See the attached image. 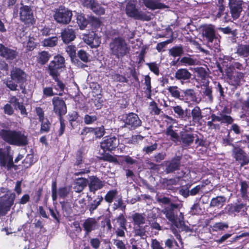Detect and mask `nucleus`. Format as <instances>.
<instances>
[{"mask_svg": "<svg viewBox=\"0 0 249 249\" xmlns=\"http://www.w3.org/2000/svg\"><path fill=\"white\" fill-rule=\"evenodd\" d=\"M71 191V187L70 186H65L60 187L57 191V195L61 198H65L70 193Z\"/></svg>", "mask_w": 249, "mask_h": 249, "instance_id": "obj_45", "label": "nucleus"}, {"mask_svg": "<svg viewBox=\"0 0 249 249\" xmlns=\"http://www.w3.org/2000/svg\"><path fill=\"white\" fill-rule=\"evenodd\" d=\"M234 157L240 167L247 165L249 163V156L247 154L240 148H235L233 150Z\"/></svg>", "mask_w": 249, "mask_h": 249, "instance_id": "obj_20", "label": "nucleus"}, {"mask_svg": "<svg viewBox=\"0 0 249 249\" xmlns=\"http://www.w3.org/2000/svg\"><path fill=\"white\" fill-rule=\"evenodd\" d=\"M99 159L103 161L113 162L116 164L119 163L117 158L109 153H106L103 156L100 157Z\"/></svg>", "mask_w": 249, "mask_h": 249, "instance_id": "obj_56", "label": "nucleus"}, {"mask_svg": "<svg viewBox=\"0 0 249 249\" xmlns=\"http://www.w3.org/2000/svg\"><path fill=\"white\" fill-rule=\"evenodd\" d=\"M58 37L56 36L50 37L43 40V45L45 47H53L58 43Z\"/></svg>", "mask_w": 249, "mask_h": 249, "instance_id": "obj_44", "label": "nucleus"}, {"mask_svg": "<svg viewBox=\"0 0 249 249\" xmlns=\"http://www.w3.org/2000/svg\"><path fill=\"white\" fill-rule=\"evenodd\" d=\"M21 5L22 6L19 8L20 20L26 25L34 24L35 20L31 7L28 5H24L22 3Z\"/></svg>", "mask_w": 249, "mask_h": 249, "instance_id": "obj_14", "label": "nucleus"}, {"mask_svg": "<svg viewBox=\"0 0 249 249\" xmlns=\"http://www.w3.org/2000/svg\"><path fill=\"white\" fill-rule=\"evenodd\" d=\"M182 156L175 155L166 163L165 172L166 173H171L179 170L181 166Z\"/></svg>", "mask_w": 249, "mask_h": 249, "instance_id": "obj_19", "label": "nucleus"}, {"mask_svg": "<svg viewBox=\"0 0 249 249\" xmlns=\"http://www.w3.org/2000/svg\"><path fill=\"white\" fill-rule=\"evenodd\" d=\"M118 193V191L116 189L108 191L104 197L106 202L109 204L111 203L117 196Z\"/></svg>", "mask_w": 249, "mask_h": 249, "instance_id": "obj_46", "label": "nucleus"}, {"mask_svg": "<svg viewBox=\"0 0 249 249\" xmlns=\"http://www.w3.org/2000/svg\"><path fill=\"white\" fill-rule=\"evenodd\" d=\"M57 94L56 93H54L53 91V87H45L43 88V95L46 97H51L55 95H58L59 96L62 95V92Z\"/></svg>", "mask_w": 249, "mask_h": 249, "instance_id": "obj_58", "label": "nucleus"}, {"mask_svg": "<svg viewBox=\"0 0 249 249\" xmlns=\"http://www.w3.org/2000/svg\"><path fill=\"white\" fill-rule=\"evenodd\" d=\"M229 7L230 9L231 18L233 19L238 18L243 10L242 5L229 4Z\"/></svg>", "mask_w": 249, "mask_h": 249, "instance_id": "obj_34", "label": "nucleus"}, {"mask_svg": "<svg viewBox=\"0 0 249 249\" xmlns=\"http://www.w3.org/2000/svg\"><path fill=\"white\" fill-rule=\"evenodd\" d=\"M121 157L123 158L122 162H124L126 165H131L138 163V161L136 160L133 159L129 155L121 156Z\"/></svg>", "mask_w": 249, "mask_h": 249, "instance_id": "obj_62", "label": "nucleus"}, {"mask_svg": "<svg viewBox=\"0 0 249 249\" xmlns=\"http://www.w3.org/2000/svg\"><path fill=\"white\" fill-rule=\"evenodd\" d=\"M53 111L59 118H63L67 113V109L65 102L59 97H54L52 99Z\"/></svg>", "mask_w": 249, "mask_h": 249, "instance_id": "obj_15", "label": "nucleus"}, {"mask_svg": "<svg viewBox=\"0 0 249 249\" xmlns=\"http://www.w3.org/2000/svg\"><path fill=\"white\" fill-rule=\"evenodd\" d=\"M180 142L184 146L191 145L195 140V137L193 134L190 133L186 131L180 132Z\"/></svg>", "mask_w": 249, "mask_h": 249, "instance_id": "obj_28", "label": "nucleus"}, {"mask_svg": "<svg viewBox=\"0 0 249 249\" xmlns=\"http://www.w3.org/2000/svg\"><path fill=\"white\" fill-rule=\"evenodd\" d=\"M122 120L124 123V127L131 130L136 129L142 124V121L138 115L134 112L124 114Z\"/></svg>", "mask_w": 249, "mask_h": 249, "instance_id": "obj_10", "label": "nucleus"}, {"mask_svg": "<svg viewBox=\"0 0 249 249\" xmlns=\"http://www.w3.org/2000/svg\"><path fill=\"white\" fill-rule=\"evenodd\" d=\"M174 112L177 114L176 117L184 120H187L191 118L190 113L188 112L186 109L185 111L180 106H176L172 107Z\"/></svg>", "mask_w": 249, "mask_h": 249, "instance_id": "obj_31", "label": "nucleus"}, {"mask_svg": "<svg viewBox=\"0 0 249 249\" xmlns=\"http://www.w3.org/2000/svg\"><path fill=\"white\" fill-rule=\"evenodd\" d=\"M244 76V73L237 71L235 70L232 71L231 73H229L227 75L229 83L231 85L235 87L240 85L241 81L243 79Z\"/></svg>", "mask_w": 249, "mask_h": 249, "instance_id": "obj_22", "label": "nucleus"}, {"mask_svg": "<svg viewBox=\"0 0 249 249\" xmlns=\"http://www.w3.org/2000/svg\"><path fill=\"white\" fill-rule=\"evenodd\" d=\"M219 30L222 32L224 34H231L232 35V36L234 37V39H235V37L237 35L236 30H231V29L229 26H227L225 28L220 27L219 28Z\"/></svg>", "mask_w": 249, "mask_h": 249, "instance_id": "obj_61", "label": "nucleus"}, {"mask_svg": "<svg viewBox=\"0 0 249 249\" xmlns=\"http://www.w3.org/2000/svg\"><path fill=\"white\" fill-rule=\"evenodd\" d=\"M144 82L143 87L144 90V92L145 97L148 99H151L152 96V86H151V79L149 75H146L144 76Z\"/></svg>", "mask_w": 249, "mask_h": 249, "instance_id": "obj_32", "label": "nucleus"}, {"mask_svg": "<svg viewBox=\"0 0 249 249\" xmlns=\"http://www.w3.org/2000/svg\"><path fill=\"white\" fill-rule=\"evenodd\" d=\"M83 227L86 235H88L98 227V221L94 217H88L84 221Z\"/></svg>", "mask_w": 249, "mask_h": 249, "instance_id": "obj_24", "label": "nucleus"}, {"mask_svg": "<svg viewBox=\"0 0 249 249\" xmlns=\"http://www.w3.org/2000/svg\"><path fill=\"white\" fill-rule=\"evenodd\" d=\"M203 95L206 98L207 101L210 103L213 101V96L212 94V89L209 86L206 87L205 90L203 91Z\"/></svg>", "mask_w": 249, "mask_h": 249, "instance_id": "obj_60", "label": "nucleus"}, {"mask_svg": "<svg viewBox=\"0 0 249 249\" xmlns=\"http://www.w3.org/2000/svg\"><path fill=\"white\" fill-rule=\"evenodd\" d=\"M125 14L131 18L135 20L143 21H149L152 19V14L142 11H140L136 7L135 4L128 2L126 4L125 9Z\"/></svg>", "mask_w": 249, "mask_h": 249, "instance_id": "obj_6", "label": "nucleus"}, {"mask_svg": "<svg viewBox=\"0 0 249 249\" xmlns=\"http://www.w3.org/2000/svg\"><path fill=\"white\" fill-rule=\"evenodd\" d=\"M10 78L4 81L6 87L11 91L18 90V85L25 83L27 81V74L21 69L14 67L10 71Z\"/></svg>", "mask_w": 249, "mask_h": 249, "instance_id": "obj_5", "label": "nucleus"}, {"mask_svg": "<svg viewBox=\"0 0 249 249\" xmlns=\"http://www.w3.org/2000/svg\"><path fill=\"white\" fill-rule=\"evenodd\" d=\"M88 204L86 205L85 200L82 198L78 201V203L81 204V208L79 211L81 213H84L86 210H88L90 214H92L97 210L98 207L103 201L104 198L101 195H98L94 199L90 196L87 195Z\"/></svg>", "mask_w": 249, "mask_h": 249, "instance_id": "obj_7", "label": "nucleus"}, {"mask_svg": "<svg viewBox=\"0 0 249 249\" xmlns=\"http://www.w3.org/2000/svg\"><path fill=\"white\" fill-rule=\"evenodd\" d=\"M3 112L5 114L8 116H12L14 113V109L12 105L9 103H7L3 107Z\"/></svg>", "mask_w": 249, "mask_h": 249, "instance_id": "obj_64", "label": "nucleus"}, {"mask_svg": "<svg viewBox=\"0 0 249 249\" xmlns=\"http://www.w3.org/2000/svg\"><path fill=\"white\" fill-rule=\"evenodd\" d=\"M66 51L70 57L71 61L81 68L87 66L86 65L81 63L77 58L76 53V47L74 45H69L66 48Z\"/></svg>", "mask_w": 249, "mask_h": 249, "instance_id": "obj_25", "label": "nucleus"}, {"mask_svg": "<svg viewBox=\"0 0 249 249\" xmlns=\"http://www.w3.org/2000/svg\"><path fill=\"white\" fill-rule=\"evenodd\" d=\"M144 5L148 8L151 10L161 9L167 8L168 6L164 3H156L152 0H144Z\"/></svg>", "mask_w": 249, "mask_h": 249, "instance_id": "obj_35", "label": "nucleus"}, {"mask_svg": "<svg viewBox=\"0 0 249 249\" xmlns=\"http://www.w3.org/2000/svg\"><path fill=\"white\" fill-rule=\"evenodd\" d=\"M204 35L208 42H212L216 38L215 30L211 27H206L204 31Z\"/></svg>", "mask_w": 249, "mask_h": 249, "instance_id": "obj_39", "label": "nucleus"}, {"mask_svg": "<svg viewBox=\"0 0 249 249\" xmlns=\"http://www.w3.org/2000/svg\"><path fill=\"white\" fill-rule=\"evenodd\" d=\"M151 113L155 115H159L161 112V109L159 108L157 104L155 101H152L150 102Z\"/></svg>", "mask_w": 249, "mask_h": 249, "instance_id": "obj_59", "label": "nucleus"}, {"mask_svg": "<svg viewBox=\"0 0 249 249\" xmlns=\"http://www.w3.org/2000/svg\"><path fill=\"white\" fill-rule=\"evenodd\" d=\"M231 112V109L228 108L227 107H225L221 111L217 113L218 115H220L221 121L220 122L221 123L228 124H232L234 121L233 119L231 116L228 115L230 114Z\"/></svg>", "mask_w": 249, "mask_h": 249, "instance_id": "obj_27", "label": "nucleus"}, {"mask_svg": "<svg viewBox=\"0 0 249 249\" xmlns=\"http://www.w3.org/2000/svg\"><path fill=\"white\" fill-rule=\"evenodd\" d=\"M61 37L65 44H68L74 40L75 33L72 28H66L62 31Z\"/></svg>", "mask_w": 249, "mask_h": 249, "instance_id": "obj_26", "label": "nucleus"}, {"mask_svg": "<svg viewBox=\"0 0 249 249\" xmlns=\"http://www.w3.org/2000/svg\"><path fill=\"white\" fill-rule=\"evenodd\" d=\"M226 6L223 4V0H218V3L212 6L209 14L214 20L220 19L225 11Z\"/></svg>", "mask_w": 249, "mask_h": 249, "instance_id": "obj_18", "label": "nucleus"}, {"mask_svg": "<svg viewBox=\"0 0 249 249\" xmlns=\"http://www.w3.org/2000/svg\"><path fill=\"white\" fill-rule=\"evenodd\" d=\"M179 65L193 66L196 64V60L190 57L184 56L179 61Z\"/></svg>", "mask_w": 249, "mask_h": 249, "instance_id": "obj_52", "label": "nucleus"}, {"mask_svg": "<svg viewBox=\"0 0 249 249\" xmlns=\"http://www.w3.org/2000/svg\"><path fill=\"white\" fill-rule=\"evenodd\" d=\"M76 19L77 23L80 29L83 30L87 27L89 22L83 14H78Z\"/></svg>", "mask_w": 249, "mask_h": 249, "instance_id": "obj_47", "label": "nucleus"}, {"mask_svg": "<svg viewBox=\"0 0 249 249\" xmlns=\"http://www.w3.org/2000/svg\"><path fill=\"white\" fill-rule=\"evenodd\" d=\"M41 123L40 132L42 133H48L50 130L51 124L48 119H44L42 121H39Z\"/></svg>", "mask_w": 249, "mask_h": 249, "instance_id": "obj_51", "label": "nucleus"}, {"mask_svg": "<svg viewBox=\"0 0 249 249\" xmlns=\"http://www.w3.org/2000/svg\"><path fill=\"white\" fill-rule=\"evenodd\" d=\"M88 184V179L85 178H76L74 184L73 189L76 193L82 192Z\"/></svg>", "mask_w": 249, "mask_h": 249, "instance_id": "obj_29", "label": "nucleus"}, {"mask_svg": "<svg viewBox=\"0 0 249 249\" xmlns=\"http://www.w3.org/2000/svg\"><path fill=\"white\" fill-rule=\"evenodd\" d=\"M132 222L134 226L144 225L146 218L144 213H135L132 215Z\"/></svg>", "mask_w": 249, "mask_h": 249, "instance_id": "obj_37", "label": "nucleus"}, {"mask_svg": "<svg viewBox=\"0 0 249 249\" xmlns=\"http://www.w3.org/2000/svg\"><path fill=\"white\" fill-rule=\"evenodd\" d=\"M65 67L64 57L60 54H57L46 68L49 75L56 82L57 84L53 86V88L57 91L63 92L66 87L65 84L59 78L60 72Z\"/></svg>", "mask_w": 249, "mask_h": 249, "instance_id": "obj_1", "label": "nucleus"}, {"mask_svg": "<svg viewBox=\"0 0 249 249\" xmlns=\"http://www.w3.org/2000/svg\"><path fill=\"white\" fill-rule=\"evenodd\" d=\"M145 226L142 225L134 226V233L135 236L143 237L145 235Z\"/></svg>", "mask_w": 249, "mask_h": 249, "instance_id": "obj_53", "label": "nucleus"}, {"mask_svg": "<svg viewBox=\"0 0 249 249\" xmlns=\"http://www.w3.org/2000/svg\"><path fill=\"white\" fill-rule=\"evenodd\" d=\"M105 184V181L101 180L96 176H91L89 178L88 184L89 189V192L93 194H95L98 190L102 189Z\"/></svg>", "mask_w": 249, "mask_h": 249, "instance_id": "obj_17", "label": "nucleus"}, {"mask_svg": "<svg viewBox=\"0 0 249 249\" xmlns=\"http://www.w3.org/2000/svg\"><path fill=\"white\" fill-rule=\"evenodd\" d=\"M192 74L185 68L178 69L175 73V79L179 81L182 84L189 83L191 78Z\"/></svg>", "mask_w": 249, "mask_h": 249, "instance_id": "obj_21", "label": "nucleus"}, {"mask_svg": "<svg viewBox=\"0 0 249 249\" xmlns=\"http://www.w3.org/2000/svg\"><path fill=\"white\" fill-rule=\"evenodd\" d=\"M93 134H94L97 139H100L106 133L104 125H101L100 127H93Z\"/></svg>", "mask_w": 249, "mask_h": 249, "instance_id": "obj_54", "label": "nucleus"}, {"mask_svg": "<svg viewBox=\"0 0 249 249\" xmlns=\"http://www.w3.org/2000/svg\"><path fill=\"white\" fill-rule=\"evenodd\" d=\"M181 99L190 102L196 101V93L194 89H187L181 90Z\"/></svg>", "mask_w": 249, "mask_h": 249, "instance_id": "obj_30", "label": "nucleus"}, {"mask_svg": "<svg viewBox=\"0 0 249 249\" xmlns=\"http://www.w3.org/2000/svg\"><path fill=\"white\" fill-rule=\"evenodd\" d=\"M0 138L5 143L11 145L25 146L29 143L28 136L18 130L0 129Z\"/></svg>", "mask_w": 249, "mask_h": 249, "instance_id": "obj_2", "label": "nucleus"}, {"mask_svg": "<svg viewBox=\"0 0 249 249\" xmlns=\"http://www.w3.org/2000/svg\"><path fill=\"white\" fill-rule=\"evenodd\" d=\"M226 201V198L224 196H217L211 199L210 206V207H215L222 206L223 203Z\"/></svg>", "mask_w": 249, "mask_h": 249, "instance_id": "obj_42", "label": "nucleus"}, {"mask_svg": "<svg viewBox=\"0 0 249 249\" xmlns=\"http://www.w3.org/2000/svg\"><path fill=\"white\" fill-rule=\"evenodd\" d=\"M192 118V121L195 123H198L202 119L203 116L199 107L196 106L191 110L190 113Z\"/></svg>", "mask_w": 249, "mask_h": 249, "instance_id": "obj_33", "label": "nucleus"}, {"mask_svg": "<svg viewBox=\"0 0 249 249\" xmlns=\"http://www.w3.org/2000/svg\"><path fill=\"white\" fill-rule=\"evenodd\" d=\"M167 90L172 97L176 99H181L180 92L177 86H169L167 88Z\"/></svg>", "mask_w": 249, "mask_h": 249, "instance_id": "obj_50", "label": "nucleus"}, {"mask_svg": "<svg viewBox=\"0 0 249 249\" xmlns=\"http://www.w3.org/2000/svg\"><path fill=\"white\" fill-rule=\"evenodd\" d=\"M51 57V54L46 51H42L38 53L36 61L41 65H45Z\"/></svg>", "mask_w": 249, "mask_h": 249, "instance_id": "obj_36", "label": "nucleus"}, {"mask_svg": "<svg viewBox=\"0 0 249 249\" xmlns=\"http://www.w3.org/2000/svg\"><path fill=\"white\" fill-rule=\"evenodd\" d=\"M119 144V140L115 136H106L100 142L101 148L105 152L115 151Z\"/></svg>", "mask_w": 249, "mask_h": 249, "instance_id": "obj_13", "label": "nucleus"}, {"mask_svg": "<svg viewBox=\"0 0 249 249\" xmlns=\"http://www.w3.org/2000/svg\"><path fill=\"white\" fill-rule=\"evenodd\" d=\"M11 147L6 145L3 148H0V166L9 171L16 167L13 161V156L11 154Z\"/></svg>", "mask_w": 249, "mask_h": 249, "instance_id": "obj_8", "label": "nucleus"}, {"mask_svg": "<svg viewBox=\"0 0 249 249\" xmlns=\"http://www.w3.org/2000/svg\"><path fill=\"white\" fill-rule=\"evenodd\" d=\"M143 138L144 137L140 134L132 135L128 140V143L129 144H137L139 143V141H142Z\"/></svg>", "mask_w": 249, "mask_h": 249, "instance_id": "obj_63", "label": "nucleus"}, {"mask_svg": "<svg viewBox=\"0 0 249 249\" xmlns=\"http://www.w3.org/2000/svg\"><path fill=\"white\" fill-rule=\"evenodd\" d=\"M119 209L125 213L126 206L122 197L118 198L113 204L112 210L113 211Z\"/></svg>", "mask_w": 249, "mask_h": 249, "instance_id": "obj_41", "label": "nucleus"}, {"mask_svg": "<svg viewBox=\"0 0 249 249\" xmlns=\"http://www.w3.org/2000/svg\"><path fill=\"white\" fill-rule=\"evenodd\" d=\"M173 125H170L167 127L165 131V134L167 136H170L171 140L174 141H178L179 139L178 134L173 129Z\"/></svg>", "mask_w": 249, "mask_h": 249, "instance_id": "obj_48", "label": "nucleus"}, {"mask_svg": "<svg viewBox=\"0 0 249 249\" xmlns=\"http://www.w3.org/2000/svg\"><path fill=\"white\" fill-rule=\"evenodd\" d=\"M54 12L53 18L57 23L66 25L71 22L72 11L64 6L60 5L57 8H55Z\"/></svg>", "mask_w": 249, "mask_h": 249, "instance_id": "obj_9", "label": "nucleus"}, {"mask_svg": "<svg viewBox=\"0 0 249 249\" xmlns=\"http://www.w3.org/2000/svg\"><path fill=\"white\" fill-rule=\"evenodd\" d=\"M98 119L97 113L96 114H91V113L85 115L83 120L85 124L89 125L93 124Z\"/></svg>", "mask_w": 249, "mask_h": 249, "instance_id": "obj_43", "label": "nucleus"}, {"mask_svg": "<svg viewBox=\"0 0 249 249\" xmlns=\"http://www.w3.org/2000/svg\"><path fill=\"white\" fill-rule=\"evenodd\" d=\"M84 150L82 148L78 149L75 153V160L73 163V166L74 167L75 170L77 171L74 173V175L75 176L85 175V174H88L90 172L89 168L78 169V168L82 167V164L84 160Z\"/></svg>", "mask_w": 249, "mask_h": 249, "instance_id": "obj_12", "label": "nucleus"}, {"mask_svg": "<svg viewBox=\"0 0 249 249\" xmlns=\"http://www.w3.org/2000/svg\"><path fill=\"white\" fill-rule=\"evenodd\" d=\"M87 43L92 48H96L99 46L100 42L99 41V38L89 36L87 39Z\"/></svg>", "mask_w": 249, "mask_h": 249, "instance_id": "obj_57", "label": "nucleus"}, {"mask_svg": "<svg viewBox=\"0 0 249 249\" xmlns=\"http://www.w3.org/2000/svg\"><path fill=\"white\" fill-rule=\"evenodd\" d=\"M179 206L178 204L171 203L169 206L164 208L163 213L173 225L178 229L188 231L189 227L185 224L183 213H180L178 217Z\"/></svg>", "mask_w": 249, "mask_h": 249, "instance_id": "obj_3", "label": "nucleus"}, {"mask_svg": "<svg viewBox=\"0 0 249 249\" xmlns=\"http://www.w3.org/2000/svg\"><path fill=\"white\" fill-rule=\"evenodd\" d=\"M169 53L174 57L180 56L184 53V50L182 45H180L177 46H174L169 50Z\"/></svg>", "mask_w": 249, "mask_h": 249, "instance_id": "obj_40", "label": "nucleus"}, {"mask_svg": "<svg viewBox=\"0 0 249 249\" xmlns=\"http://www.w3.org/2000/svg\"><path fill=\"white\" fill-rule=\"evenodd\" d=\"M111 55L122 59L130 52V48L124 38L118 36L113 38L109 44Z\"/></svg>", "mask_w": 249, "mask_h": 249, "instance_id": "obj_4", "label": "nucleus"}, {"mask_svg": "<svg viewBox=\"0 0 249 249\" xmlns=\"http://www.w3.org/2000/svg\"><path fill=\"white\" fill-rule=\"evenodd\" d=\"M90 10H91L96 15H103L105 13V9L103 7L101 6V5L96 1Z\"/></svg>", "mask_w": 249, "mask_h": 249, "instance_id": "obj_55", "label": "nucleus"}, {"mask_svg": "<svg viewBox=\"0 0 249 249\" xmlns=\"http://www.w3.org/2000/svg\"><path fill=\"white\" fill-rule=\"evenodd\" d=\"M236 53L243 57H249V44H240L236 49Z\"/></svg>", "mask_w": 249, "mask_h": 249, "instance_id": "obj_38", "label": "nucleus"}, {"mask_svg": "<svg viewBox=\"0 0 249 249\" xmlns=\"http://www.w3.org/2000/svg\"><path fill=\"white\" fill-rule=\"evenodd\" d=\"M225 213L229 215H236L241 213V214L246 213L247 207L246 204L243 203H235L228 204L224 209Z\"/></svg>", "mask_w": 249, "mask_h": 249, "instance_id": "obj_16", "label": "nucleus"}, {"mask_svg": "<svg viewBox=\"0 0 249 249\" xmlns=\"http://www.w3.org/2000/svg\"><path fill=\"white\" fill-rule=\"evenodd\" d=\"M16 196L14 193L6 194L0 197V217L5 216L14 203Z\"/></svg>", "mask_w": 249, "mask_h": 249, "instance_id": "obj_11", "label": "nucleus"}, {"mask_svg": "<svg viewBox=\"0 0 249 249\" xmlns=\"http://www.w3.org/2000/svg\"><path fill=\"white\" fill-rule=\"evenodd\" d=\"M158 144L155 142L150 145H146L142 148V152L145 155H150L158 148Z\"/></svg>", "mask_w": 249, "mask_h": 249, "instance_id": "obj_49", "label": "nucleus"}, {"mask_svg": "<svg viewBox=\"0 0 249 249\" xmlns=\"http://www.w3.org/2000/svg\"><path fill=\"white\" fill-rule=\"evenodd\" d=\"M18 54L16 50H13L0 44V56L6 60H13Z\"/></svg>", "mask_w": 249, "mask_h": 249, "instance_id": "obj_23", "label": "nucleus"}]
</instances>
